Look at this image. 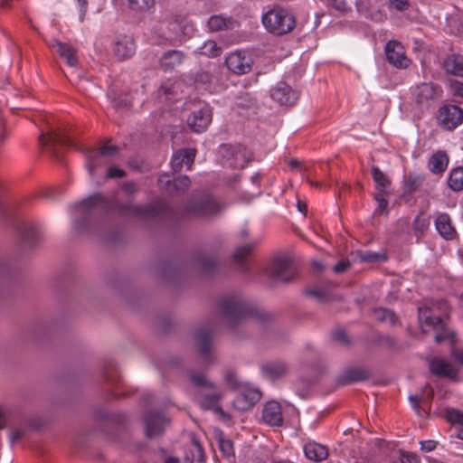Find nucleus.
Instances as JSON below:
<instances>
[{
  "label": "nucleus",
  "mask_w": 463,
  "mask_h": 463,
  "mask_svg": "<svg viewBox=\"0 0 463 463\" xmlns=\"http://www.w3.org/2000/svg\"><path fill=\"white\" fill-rule=\"evenodd\" d=\"M98 205L108 209L115 208L122 214H130L145 219L162 217L166 215L169 211V207L164 202H156L150 205L116 204L113 206L101 194H95L88 197L79 206L90 209Z\"/></svg>",
  "instance_id": "nucleus-1"
},
{
  "label": "nucleus",
  "mask_w": 463,
  "mask_h": 463,
  "mask_svg": "<svg viewBox=\"0 0 463 463\" xmlns=\"http://www.w3.org/2000/svg\"><path fill=\"white\" fill-rule=\"evenodd\" d=\"M189 375L192 383L199 388L195 392V400L200 406L203 410L213 411L224 420H230V415L219 404L223 393L216 384L207 380L203 373L191 372Z\"/></svg>",
  "instance_id": "nucleus-2"
},
{
  "label": "nucleus",
  "mask_w": 463,
  "mask_h": 463,
  "mask_svg": "<svg viewBox=\"0 0 463 463\" xmlns=\"http://www.w3.org/2000/svg\"><path fill=\"white\" fill-rule=\"evenodd\" d=\"M261 22L264 28L271 34L282 36L291 33L297 24L296 16L292 11L279 5H275L263 14Z\"/></svg>",
  "instance_id": "nucleus-3"
},
{
  "label": "nucleus",
  "mask_w": 463,
  "mask_h": 463,
  "mask_svg": "<svg viewBox=\"0 0 463 463\" xmlns=\"http://www.w3.org/2000/svg\"><path fill=\"white\" fill-rule=\"evenodd\" d=\"M223 317L228 320L230 326L234 327L252 315V310L238 296L223 298L220 302Z\"/></svg>",
  "instance_id": "nucleus-4"
},
{
  "label": "nucleus",
  "mask_w": 463,
  "mask_h": 463,
  "mask_svg": "<svg viewBox=\"0 0 463 463\" xmlns=\"http://www.w3.org/2000/svg\"><path fill=\"white\" fill-rule=\"evenodd\" d=\"M435 118L443 130L452 131L463 123V109L457 105L444 104L439 108Z\"/></svg>",
  "instance_id": "nucleus-5"
},
{
  "label": "nucleus",
  "mask_w": 463,
  "mask_h": 463,
  "mask_svg": "<svg viewBox=\"0 0 463 463\" xmlns=\"http://www.w3.org/2000/svg\"><path fill=\"white\" fill-rule=\"evenodd\" d=\"M413 99L417 105L421 108H430L438 99L441 97L440 86L434 82H422L411 89Z\"/></svg>",
  "instance_id": "nucleus-6"
},
{
  "label": "nucleus",
  "mask_w": 463,
  "mask_h": 463,
  "mask_svg": "<svg viewBox=\"0 0 463 463\" xmlns=\"http://www.w3.org/2000/svg\"><path fill=\"white\" fill-rule=\"evenodd\" d=\"M118 152L117 146L110 144H104L99 149H90L87 151V168L90 175L93 176L98 167L108 164V157L114 156Z\"/></svg>",
  "instance_id": "nucleus-7"
},
{
  "label": "nucleus",
  "mask_w": 463,
  "mask_h": 463,
  "mask_svg": "<svg viewBox=\"0 0 463 463\" xmlns=\"http://www.w3.org/2000/svg\"><path fill=\"white\" fill-rule=\"evenodd\" d=\"M223 151V156L226 158L225 164L233 169H243L252 157L251 152L241 144L225 146Z\"/></svg>",
  "instance_id": "nucleus-8"
},
{
  "label": "nucleus",
  "mask_w": 463,
  "mask_h": 463,
  "mask_svg": "<svg viewBox=\"0 0 463 463\" xmlns=\"http://www.w3.org/2000/svg\"><path fill=\"white\" fill-rule=\"evenodd\" d=\"M269 275L278 281L288 282L296 276L292 260L288 257L276 258L269 268Z\"/></svg>",
  "instance_id": "nucleus-9"
},
{
  "label": "nucleus",
  "mask_w": 463,
  "mask_h": 463,
  "mask_svg": "<svg viewBox=\"0 0 463 463\" xmlns=\"http://www.w3.org/2000/svg\"><path fill=\"white\" fill-rule=\"evenodd\" d=\"M219 211L218 203L208 195L191 202L185 208L186 214L198 217H207Z\"/></svg>",
  "instance_id": "nucleus-10"
},
{
  "label": "nucleus",
  "mask_w": 463,
  "mask_h": 463,
  "mask_svg": "<svg viewBox=\"0 0 463 463\" xmlns=\"http://www.w3.org/2000/svg\"><path fill=\"white\" fill-rule=\"evenodd\" d=\"M387 61L398 69H407L411 61L406 56L405 49L397 41H389L385 46Z\"/></svg>",
  "instance_id": "nucleus-11"
},
{
  "label": "nucleus",
  "mask_w": 463,
  "mask_h": 463,
  "mask_svg": "<svg viewBox=\"0 0 463 463\" xmlns=\"http://www.w3.org/2000/svg\"><path fill=\"white\" fill-rule=\"evenodd\" d=\"M225 63L232 72L237 75H242L251 71L252 59L246 52L236 51L226 57Z\"/></svg>",
  "instance_id": "nucleus-12"
},
{
  "label": "nucleus",
  "mask_w": 463,
  "mask_h": 463,
  "mask_svg": "<svg viewBox=\"0 0 463 463\" xmlns=\"http://www.w3.org/2000/svg\"><path fill=\"white\" fill-rule=\"evenodd\" d=\"M194 340L201 357L207 364H212L211 344L213 334L211 329L208 326L199 327L195 332Z\"/></svg>",
  "instance_id": "nucleus-13"
},
{
  "label": "nucleus",
  "mask_w": 463,
  "mask_h": 463,
  "mask_svg": "<svg viewBox=\"0 0 463 463\" xmlns=\"http://www.w3.org/2000/svg\"><path fill=\"white\" fill-rule=\"evenodd\" d=\"M261 398L258 389L247 388L241 391L232 402L233 407L241 411L251 409Z\"/></svg>",
  "instance_id": "nucleus-14"
},
{
  "label": "nucleus",
  "mask_w": 463,
  "mask_h": 463,
  "mask_svg": "<svg viewBox=\"0 0 463 463\" xmlns=\"http://www.w3.org/2000/svg\"><path fill=\"white\" fill-rule=\"evenodd\" d=\"M39 144L42 146H55L58 145L63 146H73L71 138L61 128H52L47 133H42L39 137Z\"/></svg>",
  "instance_id": "nucleus-15"
},
{
  "label": "nucleus",
  "mask_w": 463,
  "mask_h": 463,
  "mask_svg": "<svg viewBox=\"0 0 463 463\" xmlns=\"http://www.w3.org/2000/svg\"><path fill=\"white\" fill-rule=\"evenodd\" d=\"M146 434L148 438L159 436L168 423L165 416L159 412H149L145 417Z\"/></svg>",
  "instance_id": "nucleus-16"
},
{
  "label": "nucleus",
  "mask_w": 463,
  "mask_h": 463,
  "mask_svg": "<svg viewBox=\"0 0 463 463\" xmlns=\"http://www.w3.org/2000/svg\"><path fill=\"white\" fill-rule=\"evenodd\" d=\"M430 371L437 376L450 380H456L458 373V370L451 363L438 357L430 361Z\"/></svg>",
  "instance_id": "nucleus-17"
},
{
  "label": "nucleus",
  "mask_w": 463,
  "mask_h": 463,
  "mask_svg": "<svg viewBox=\"0 0 463 463\" xmlns=\"http://www.w3.org/2000/svg\"><path fill=\"white\" fill-rule=\"evenodd\" d=\"M211 121L212 112L208 108H203L194 111L187 119L189 127L196 133L205 131Z\"/></svg>",
  "instance_id": "nucleus-18"
},
{
  "label": "nucleus",
  "mask_w": 463,
  "mask_h": 463,
  "mask_svg": "<svg viewBox=\"0 0 463 463\" xmlns=\"http://www.w3.org/2000/svg\"><path fill=\"white\" fill-rule=\"evenodd\" d=\"M136 51V44L132 38L122 36L112 44V52L118 61L131 58Z\"/></svg>",
  "instance_id": "nucleus-19"
},
{
  "label": "nucleus",
  "mask_w": 463,
  "mask_h": 463,
  "mask_svg": "<svg viewBox=\"0 0 463 463\" xmlns=\"http://www.w3.org/2000/svg\"><path fill=\"white\" fill-rule=\"evenodd\" d=\"M263 421L271 427H279L283 423L282 409L275 401L268 402L262 410Z\"/></svg>",
  "instance_id": "nucleus-20"
},
{
  "label": "nucleus",
  "mask_w": 463,
  "mask_h": 463,
  "mask_svg": "<svg viewBox=\"0 0 463 463\" xmlns=\"http://www.w3.org/2000/svg\"><path fill=\"white\" fill-rule=\"evenodd\" d=\"M196 150L194 148L181 149L175 152L171 159V166L175 172L182 170L183 166L185 165L187 170L192 168Z\"/></svg>",
  "instance_id": "nucleus-21"
},
{
  "label": "nucleus",
  "mask_w": 463,
  "mask_h": 463,
  "mask_svg": "<svg viewBox=\"0 0 463 463\" xmlns=\"http://www.w3.org/2000/svg\"><path fill=\"white\" fill-rule=\"evenodd\" d=\"M271 99L279 105L291 106L297 100L296 93L285 82H279L277 86L271 90Z\"/></svg>",
  "instance_id": "nucleus-22"
},
{
  "label": "nucleus",
  "mask_w": 463,
  "mask_h": 463,
  "mask_svg": "<svg viewBox=\"0 0 463 463\" xmlns=\"http://www.w3.org/2000/svg\"><path fill=\"white\" fill-rule=\"evenodd\" d=\"M435 227L439 234L447 241L457 237V231L450 216L446 213H438L435 219Z\"/></svg>",
  "instance_id": "nucleus-23"
},
{
  "label": "nucleus",
  "mask_w": 463,
  "mask_h": 463,
  "mask_svg": "<svg viewBox=\"0 0 463 463\" xmlns=\"http://www.w3.org/2000/svg\"><path fill=\"white\" fill-rule=\"evenodd\" d=\"M158 184L170 193L184 192L189 188L191 181L187 175L179 176L172 181L167 175H163L158 178Z\"/></svg>",
  "instance_id": "nucleus-24"
},
{
  "label": "nucleus",
  "mask_w": 463,
  "mask_h": 463,
  "mask_svg": "<svg viewBox=\"0 0 463 463\" xmlns=\"http://www.w3.org/2000/svg\"><path fill=\"white\" fill-rule=\"evenodd\" d=\"M371 373L362 367L346 368L339 376L338 383L342 385L352 384L368 379Z\"/></svg>",
  "instance_id": "nucleus-25"
},
{
  "label": "nucleus",
  "mask_w": 463,
  "mask_h": 463,
  "mask_svg": "<svg viewBox=\"0 0 463 463\" xmlns=\"http://www.w3.org/2000/svg\"><path fill=\"white\" fill-rule=\"evenodd\" d=\"M305 456L316 462H320L327 458L328 449L326 446L313 440H308L303 447Z\"/></svg>",
  "instance_id": "nucleus-26"
},
{
  "label": "nucleus",
  "mask_w": 463,
  "mask_h": 463,
  "mask_svg": "<svg viewBox=\"0 0 463 463\" xmlns=\"http://www.w3.org/2000/svg\"><path fill=\"white\" fill-rule=\"evenodd\" d=\"M52 46L59 53V55L66 61L68 65L71 67L77 65V52L72 46L60 41H54Z\"/></svg>",
  "instance_id": "nucleus-27"
},
{
  "label": "nucleus",
  "mask_w": 463,
  "mask_h": 463,
  "mask_svg": "<svg viewBox=\"0 0 463 463\" xmlns=\"http://www.w3.org/2000/svg\"><path fill=\"white\" fill-rule=\"evenodd\" d=\"M449 165V156L444 151L434 153L429 159L428 167L433 174H442L446 171Z\"/></svg>",
  "instance_id": "nucleus-28"
},
{
  "label": "nucleus",
  "mask_w": 463,
  "mask_h": 463,
  "mask_svg": "<svg viewBox=\"0 0 463 463\" xmlns=\"http://www.w3.org/2000/svg\"><path fill=\"white\" fill-rule=\"evenodd\" d=\"M261 369L263 374L273 381L284 376L288 372L286 364L280 361L266 364Z\"/></svg>",
  "instance_id": "nucleus-29"
},
{
  "label": "nucleus",
  "mask_w": 463,
  "mask_h": 463,
  "mask_svg": "<svg viewBox=\"0 0 463 463\" xmlns=\"http://www.w3.org/2000/svg\"><path fill=\"white\" fill-rule=\"evenodd\" d=\"M182 52L172 50L166 52L160 60V65L165 71H172L183 61Z\"/></svg>",
  "instance_id": "nucleus-30"
},
{
  "label": "nucleus",
  "mask_w": 463,
  "mask_h": 463,
  "mask_svg": "<svg viewBox=\"0 0 463 463\" xmlns=\"http://www.w3.org/2000/svg\"><path fill=\"white\" fill-rule=\"evenodd\" d=\"M207 25L212 32H219L233 28L234 21L222 14L213 15L209 18Z\"/></svg>",
  "instance_id": "nucleus-31"
},
{
  "label": "nucleus",
  "mask_w": 463,
  "mask_h": 463,
  "mask_svg": "<svg viewBox=\"0 0 463 463\" xmlns=\"http://www.w3.org/2000/svg\"><path fill=\"white\" fill-rule=\"evenodd\" d=\"M444 68L447 72L456 75L463 76V55L452 54L446 58L444 61Z\"/></svg>",
  "instance_id": "nucleus-32"
},
{
  "label": "nucleus",
  "mask_w": 463,
  "mask_h": 463,
  "mask_svg": "<svg viewBox=\"0 0 463 463\" xmlns=\"http://www.w3.org/2000/svg\"><path fill=\"white\" fill-rule=\"evenodd\" d=\"M429 226L430 218L427 217L423 212H420L411 224L413 235L417 238L418 241L424 236Z\"/></svg>",
  "instance_id": "nucleus-33"
},
{
  "label": "nucleus",
  "mask_w": 463,
  "mask_h": 463,
  "mask_svg": "<svg viewBox=\"0 0 463 463\" xmlns=\"http://www.w3.org/2000/svg\"><path fill=\"white\" fill-rule=\"evenodd\" d=\"M424 177L422 175L410 174L404 178L403 190L405 194H413L423 184Z\"/></svg>",
  "instance_id": "nucleus-34"
},
{
  "label": "nucleus",
  "mask_w": 463,
  "mask_h": 463,
  "mask_svg": "<svg viewBox=\"0 0 463 463\" xmlns=\"http://www.w3.org/2000/svg\"><path fill=\"white\" fill-rule=\"evenodd\" d=\"M371 174L378 191L384 192L390 186L391 179L378 166H373Z\"/></svg>",
  "instance_id": "nucleus-35"
},
{
  "label": "nucleus",
  "mask_w": 463,
  "mask_h": 463,
  "mask_svg": "<svg viewBox=\"0 0 463 463\" xmlns=\"http://www.w3.org/2000/svg\"><path fill=\"white\" fill-rule=\"evenodd\" d=\"M448 184L453 191L463 190V167H457L451 170L449 178Z\"/></svg>",
  "instance_id": "nucleus-36"
},
{
  "label": "nucleus",
  "mask_w": 463,
  "mask_h": 463,
  "mask_svg": "<svg viewBox=\"0 0 463 463\" xmlns=\"http://www.w3.org/2000/svg\"><path fill=\"white\" fill-rule=\"evenodd\" d=\"M200 52L208 57H218L222 53V48L214 41H207L200 48Z\"/></svg>",
  "instance_id": "nucleus-37"
},
{
  "label": "nucleus",
  "mask_w": 463,
  "mask_h": 463,
  "mask_svg": "<svg viewBox=\"0 0 463 463\" xmlns=\"http://www.w3.org/2000/svg\"><path fill=\"white\" fill-rule=\"evenodd\" d=\"M131 9L138 12H146L155 5V0H128Z\"/></svg>",
  "instance_id": "nucleus-38"
},
{
  "label": "nucleus",
  "mask_w": 463,
  "mask_h": 463,
  "mask_svg": "<svg viewBox=\"0 0 463 463\" xmlns=\"http://www.w3.org/2000/svg\"><path fill=\"white\" fill-rule=\"evenodd\" d=\"M253 247L254 244L252 243L238 247L233 254L234 260L238 263H242L246 257L251 252Z\"/></svg>",
  "instance_id": "nucleus-39"
},
{
  "label": "nucleus",
  "mask_w": 463,
  "mask_h": 463,
  "mask_svg": "<svg viewBox=\"0 0 463 463\" xmlns=\"http://www.w3.org/2000/svg\"><path fill=\"white\" fill-rule=\"evenodd\" d=\"M360 259L364 262H378L387 260L385 253L364 251L360 254Z\"/></svg>",
  "instance_id": "nucleus-40"
},
{
  "label": "nucleus",
  "mask_w": 463,
  "mask_h": 463,
  "mask_svg": "<svg viewBox=\"0 0 463 463\" xmlns=\"http://www.w3.org/2000/svg\"><path fill=\"white\" fill-rule=\"evenodd\" d=\"M198 261L202 270L206 273L213 271L217 265L216 260L212 257L201 256Z\"/></svg>",
  "instance_id": "nucleus-41"
},
{
  "label": "nucleus",
  "mask_w": 463,
  "mask_h": 463,
  "mask_svg": "<svg viewBox=\"0 0 463 463\" xmlns=\"http://www.w3.org/2000/svg\"><path fill=\"white\" fill-rule=\"evenodd\" d=\"M379 0H356L355 5L359 13L367 15L371 8L378 4Z\"/></svg>",
  "instance_id": "nucleus-42"
},
{
  "label": "nucleus",
  "mask_w": 463,
  "mask_h": 463,
  "mask_svg": "<svg viewBox=\"0 0 463 463\" xmlns=\"http://www.w3.org/2000/svg\"><path fill=\"white\" fill-rule=\"evenodd\" d=\"M219 449L225 457H231L234 454L233 443L231 439L221 438L219 439Z\"/></svg>",
  "instance_id": "nucleus-43"
},
{
  "label": "nucleus",
  "mask_w": 463,
  "mask_h": 463,
  "mask_svg": "<svg viewBox=\"0 0 463 463\" xmlns=\"http://www.w3.org/2000/svg\"><path fill=\"white\" fill-rule=\"evenodd\" d=\"M386 5L389 9H395L399 12H404L411 6L408 0H386Z\"/></svg>",
  "instance_id": "nucleus-44"
},
{
  "label": "nucleus",
  "mask_w": 463,
  "mask_h": 463,
  "mask_svg": "<svg viewBox=\"0 0 463 463\" xmlns=\"http://www.w3.org/2000/svg\"><path fill=\"white\" fill-rule=\"evenodd\" d=\"M425 324L427 326H432L436 330H440V329L444 328V322L440 317H436V316L426 317Z\"/></svg>",
  "instance_id": "nucleus-45"
},
{
  "label": "nucleus",
  "mask_w": 463,
  "mask_h": 463,
  "mask_svg": "<svg viewBox=\"0 0 463 463\" xmlns=\"http://www.w3.org/2000/svg\"><path fill=\"white\" fill-rule=\"evenodd\" d=\"M402 463H420L419 457L412 452L401 451Z\"/></svg>",
  "instance_id": "nucleus-46"
},
{
  "label": "nucleus",
  "mask_w": 463,
  "mask_h": 463,
  "mask_svg": "<svg viewBox=\"0 0 463 463\" xmlns=\"http://www.w3.org/2000/svg\"><path fill=\"white\" fill-rule=\"evenodd\" d=\"M224 380L227 385H229L231 388L234 389L238 387V380L233 371L227 370L225 372Z\"/></svg>",
  "instance_id": "nucleus-47"
},
{
  "label": "nucleus",
  "mask_w": 463,
  "mask_h": 463,
  "mask_svg": "<svg viewBox=\"0 0 463 463\" xmlns=\"http://www.w3.org/2000/svg\"><path fill=\"white\" fill-rule=\"evenodd\" d=\"M333 338L335 342H337L341 345H346L349 344L348 337H347L346 334L345 333V331H343V330L335 331L333 334Z\"/></svg>",
  "instance_id": "nucleus-48"
},
{
  "label": "nucleus",
  "mask_w": 463,
  "mask_h": 463,
  "mask_svg": "<svg viewBox=\"0 0 463 463\" xmlns=\"http://www.w3.org/2000/svg\"><path fill=\"white\" fill-rule=\"evenodd\" d=\"M125 175H126V173L124 170L119 169L115 166H111L108 169L106 177L109 178V179L117 178V177L121 178V177H124Z\"/></svg>",
  "instance_id": "nucleus-49"
},
{
  "label": "nucleus",
  "mask_w": 463,
  "mask_h": 463,
  "mask_svg": "<svg viewBox=\"0 0 463 463\" xmlns=\"http://www.w3.org/2000/svg\"><path fill=\"white\" fill-rule=\"evenodd\" d=\"M411 406L416 411L417 414L421 416V409H420V402L422 400V395H411L409 397Z\"/></svg>",
  "instance_id": "nucleus-50"
},
{
  "label": "nucleus",
  "mask_w": 463,
  "mask_h": 463,
  "mask_svg": "<svg viewBox=\"0 0 463 463\" xmlns=\"http://www.w3.org/2000/svg\"><path fill=\"white\" fill-rule=\"evenodd\" d=\"M327 3L329 5L341 12H345L347 9V5L345 0H327Z\"/></svg>",
  "instance_id": "nucleus-51"
},
{
  "label": "nucleus",
  "mask_w": 463,
  "mask_h": 463,
  "mask_svg": "<svg viewBox=\"0 0 463 463\" xmlns=\"http://www.w3.org/2000/svg\"><path fill=\"white\" fill-rule=\"evenodd\" d=\"M437 441L435 440H424V441H420V448L423 451L425 452H430L432 450H434L436 448H437Z\"/></svg>",
  "instance_id": "nucleus-52"
},
{
  "label": "nucleus",
  "mask_w": 463,
  "mask_h": 463,
  "mask_svg": "<svg viewBox=\"0 0 463 463\" xmlns=\"http://www.w3.org/2000/svg\"><path fill=\"white\" fill-rule=\"evenodd\" d=\"M377 313L381 314L382 319L389 318L391 322L394 323L396 321V316L393 312L388 309H379L376 311Z\"/></svg>",
  "instance_id": "nucleus-53"
},
{
  "label": "nucleus",
  "mask_w": 463,
  "mask_h": 463,
  "mask_svg": "<svg viewBox=\"0 0 463 463\" xmlns=\"http://www.w3.org/2000/svg\"><path fill=\"white\" fill-rule=\"evenodd\" d=\"M350 267V262L348 260H340L337 262L333 269L335 273H341L345 271Z\"/></svg>",
  "instance_id": "nucleus-54"
},
{
  "label": "nucleus",
  "mask_w": 463,
  "mask_h": 463,
  "mask_svg": "<svg viewBox=\"0 0 463 463\" xmlns=\"http://www.w3.org/2000/svg\"><path fill=\"white\" fill-rule=\"evenodd\" d=\"M122 189L127 194H132L137 191V184L134 182H126L122 185Z\"/></svg>",
  "instance_id": "nucleus-55"
},
{
  "label": "nucleus",
  "mask_w": 463,
  "mask_h": 463,
  "mask_svg": "<svg viewBox=\"0 0 463 463\" xmlns=\"http://www.w3.org/2000/svg\"><path fill=\"white\" fill-rule=\"evenodd\" d=\"M159 93L164 95H168L174 92V84L170 82H166L161 85L159 89Z\"/></svg>",
  "instance_id": "nucleus-56"
},
{
  "label": "nucleus",
  "mask_w": 463,
  "mask_h": 463,
  "mask_svg": "<svg viewBox=\"0 0 463 463\" xmlns=\"http://www.w3.org/2000/svg\"><path fill=\"white\" fill-rule=\"evenodd\" d=\"M306 293L308 296L314 297L319 300H323L326 297L325 292L321 289H308L306 291Z\"/></svg>",
  "instance_id": "nucleus-57"
},
{
  "label": "nucleus",
  "mask_w": 463,
  "mask_h": 463,
  "mask_svg": "<svg viewBox=\"0 0 463 463\" xmlns=\"http://www.w3.org/2000/svg\"><path fill=\"white\" fill-rule=\"evenodd\" d=\"M451 88L455 96L463 98V83L456 81L451 85Z\"/></svg>",
  "instance_id": "nucleus-58"
},
{
  "label": "nucleus",
  "mask_w": 463,
  "mask_h": 463,
  "mask_svg": "<svg viewBox=\"0 0 463 463\" xmlns=\"http://www.w3.org/2000/svg\"><path fill=\"white\" fill-rule=\"evenodd\" d=\"M450 420L463 425V413L458 411H454L450 413Z\"/></svg>",
  "instance_id": "nucleus-59"
},
{
  "label": "nucleus",
  "mask_w": 463,
  "mask_h": 463,
  "mask_svg": "<svg viewBox=\"0 0 463 463\" xmlns=\"http://www.w3.org/2000/svg\"><path fill=\"white\" fill-rule=\"evenodd\" d=\"M109 373H109V372L106 373L107 381L111 383H117L119 381V376L118 375L116 369H114V368L112 369L111 375Z\"/></svg>",
  "instance_id": "nucleus-60"
},
{
  "label": "nucleus",
  "mask_w": 463,
  "mask_h": 463,
  "mask_svg": "<svg viewBox=\"0 0 463 463\" xmlns=\"http://www.w3.org/2000/svg\"><path fill=\"white\" fill-rule=\"evenodd\" d=\"M452 356L454 359L459 364H463V350L461 349H454L452 351Z\"/></svg>",
  "instance_id": "nucleus-61"
},
{
  "label": "nucleus",
  "mask_w": 463,
  "mask_h": 463,
  "mask_svg": "<svg viewBox=\"0 0 463 463\" xmlns=\"http://www.w3.org/2000/svg\"><path fill=\"white\" fill-rule=\"evenodd\" d=\"M24 436V431L21 430H14L11 432V441L15 442Z\"/></svg>",
  "instance_id": "nucleus-62"
},
{
  "label": "nucleus",
  "mask_w": 463,
  "mask_h": 463,
  "mask_svg": "<svg viewBox=\"0 0 463 463\" xmlns=\"http://www.w3.org/2000/svg\"><path fill=\"white\" fill-rule=\"evenodd\" d=\"M80 7V20H83V16L87 11L88 1L87 0H78Z\"/></svg>",
  "instance_id": "nucleus-63"
},
{
  "label": "nucleus",
  "mask_w": 463,
  "mask_h": 463,
  "mask_svg": "<svg viewBox=\"0 0 463 463\" xmlns=\"http://www.w3.org/2000/svg\"><path fill=\"white\" fill-rule=\"evenodd\" d=\"M387 204H388V203L385 199H381V202L378 203V207L375 210V213H383L386 209Z\"/></svg>",
  "instance_id": "nucleus-64"
}]
</instances>
